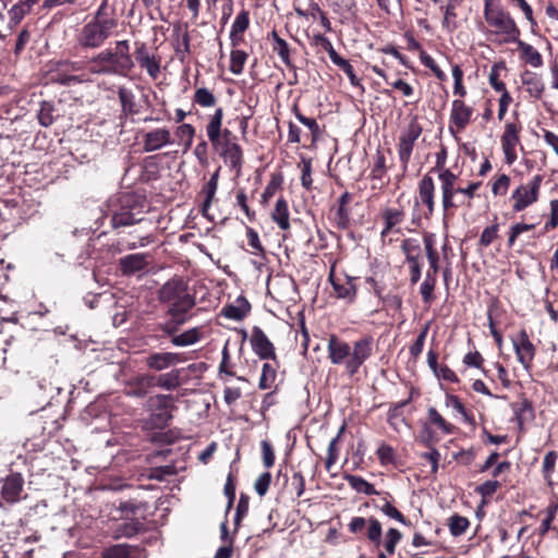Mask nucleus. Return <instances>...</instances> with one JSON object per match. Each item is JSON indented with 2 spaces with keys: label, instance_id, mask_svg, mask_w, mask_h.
<instances>
[{
  "label": "nucleus",
  "instance_id": "nucleus-36",
  "mask_svg": "<svg viewBox=\"0 0 558 558\" xmlns=\"http://www.w3.org/2000/svg\"><path fill=\"white\" fill-rule=\"evenodd\" d=\"M271 218L281 230H288L290 228L289 207L283 197H280L276 202Z\"/></svg>",
  "mask_w": 558,
  "mask_h": 558
},
{
  "label": "nucleus",
  "instance_id": "nucleus-45",
  "mask_svg": "<svg viewBox=\"0 0 558 558\" xmlns=\"http://www.w3.org/2000/svg\"><path fill=\"white\" fill-rule=\"evenodd\" d=\"M221 539L223 542L222 546H220L214 558H230L233 555V546L232 539L228 533L227 522L221 523Z\"/></svg>",
  "mask_w": 558,
  "mask_h": 558
},
{
  "label": "nucleus",
  "instance_id": "nucleus-50",
  "mask_svg": "<svg viewBox=\"0 0 558 558\" xmlns=\"http://www.w3.org/2000/svg\"><path fill=\"white\" fill-rule=\"evenodd\" d=\"M194 102L201 107H214L217 102L215 95L206 87L197 88L194 93Z\"/></svg>",
  "mask_w": 558,
  "mask_h": 558
},
{
  "label": "nucleus",
  "instance_id": "nucleus-12",
  "mask_svg": "<svg viewBox=\"0 0 558 558\" xmlns=\"http://www.w3.org/2000/svg\"><path fill=\"white\" fill-rule=\"evenodd\" d=\"M422 132L423 128L418 123L417 118H413L399 137L398 156L402 165L403 174L408 171L414 144Z\"/></svg>",
  "mask_w": 558,
  "mask_h": 558
},
{
  "label": "nucleus",
  "instance_id": "nucleus-6",
  "mask_svg": "<svg viewBox=\"0 0 558 558\" xmlns=\"http://www.w3.org/2000/svg\"><path fill=\"white\" fill-rule=\"evenodd\" d=\"M223 120V109L217 108L209 117L206 133L213 148L231 169L240 171L243 165V150L238 141H220V132Z\"/></svg>",
  "mask_w": 558,
  "mask_h": 558
},
{
  "label": "nucleus",
  "instance_id": "nucleus-35",
  "mask_svg": "<svg viewBox=\"0 0 558 558\" xmlns=\"http://www.w3.org/2000/svg\"><path fill=\"white\" fill-rule=\"evenodd\" d=\"M218 179H219V172L216 171L203 187V193L205 194V199L202 204L201 213L204 217H208V210L211 206L213 199H214L215 194L218 189Z\"/></svg>",
  "mask_w": 558,
  "mask_h": 558
},
{
  "label": "nucleus",
  "instance_id": "nucleus-53",
  "mask_svg": "<svg viewBox=\"0 0 558 558\" xmlns=\"http://www.w3.org/2000/svg\"><path fill=\"white\" fill-rule=\"evenodd\" d=\"M470 525L469 520L465 517L453 514L449 518V530L453 536H460L465 533Z\"/></svg>",
  "mask_w": 558,
  "mask_h": 558
},
{
  "label": "nucleus",
  "instance_id": "nucleus-20",
  "mask_svg": "<svg viewBox=\"0 0 558 558\" xmlns=\"http://www.w3.org/2000/svg\"><path fill=\"white\" fill-rule=\"evenodd\" d=\"M24 480L20 473H12L5 477L1 488L2 498L10 504L19 501L23 490Z\"/></svg>",
  "mask_w": 558,
  "mask_h": 558
},
{
  "label": "nucleus",
  "instance_id": "nucleus-2",
  "mask_svg": "<svg viewBox=\"0 0 558 558\" xmlns=\"http://www.w3.org/2000/svg\"><path fill=\"white\" fill-rule=\"evenodd\" d=\"M89 71L98 75H126L134 62L129 40H119L114 49H105L89 60Z\"/></svg>",
  "mask_w": 558,
  "mask_h": 558
},
{
  "label": "nucleus",
  "instance_id": "nucleus-61",
  "mask_svg": "<svg viewBox=\"0 0 558 558\" xmlns=\"http://www.w3.org/2000/svg\"><path fill=\"white\" fill-rule=\"evenodd\" d=\"M428 329H429V323H427L422 328L416 340L410 345L409 352L412 357L417 359L421 355L423 348H424V342H425L426 336L428 333Z\"/></svg>",
  "mask_w": 558,
  "mask_h": 558
},
{
  "label": "nucleus",
  "instance_id": "nucleus-29",
  "mask_svg": "<svg viewBox=\"0 0 558 558\" xmlns=\"http://www.w3.org/2000/svg\"><path fill=\"white\" fill-rule=\"evenodd\" d=\"M354 280V277L345 276L343 282L332 281V289L336 293V296L352 303L356 298V286Z\"/></svg>",
  "mask_w": 558,
  "mask_h": 558
},
{
  "label": "nucleus",
  "instance_id": "nucleus-58",
  "mask_svg": "<svg viewBox=\"0 0 558 558\" xmlns=\"http://www.w3.org/2000/svg\"><path fill=\"white\" fill-rule=\"evenodd\" d=\"M420 442L423 444L426 448L435 447V445L439 441L436 433L432 429V427L424 423L420 430Z\"/></svg>",
  "mask_w": 558,
  "mask_h": 558
},
{
  "label": "nucleus",
  "instance_id": "nucleus-42",
  "mask_svg": "<svg viewBox=\"0 0 558 558\" xmlns=\"http://www.w3.org/2000/svg\"><path fill=\"white\" fill-rule=\"evenodd\" d=\"M181 385L180 371L172 369L168 373L160 374L158 377L155 376V387H159L166 390H174Z\"/></svg>",
  "mask_w": 558,
  "mask_h": 558
},
{
  "label": "nucleus",
  "instance_id": "nucleus-21",
  "mask_svg": "<svg viewBox=\"0 0 558 558\" xmlns=\"http://www.w3.org/2000/svg\"><path fill=\"white\" fill-rule=\"evenodd\" d=\"M155 387V376L141 374L128 384L126 396L133 398H144L149 390Z\"/></svg>",
  "mask_w": 558,
  "mask_h": 558
},
{
  "label": "nucleus",
  "instance_id": "nucleus-34",
  "mask_svg": "<svg viewBox=\"0 0 558 558\" xmlns=\"http://www.w3.org/2000/svg\"><path fill=\"white\" fill-rule=\"evenodd\" d=\"M352 194L349 192H344L338 198V207L336 210V222L340 229H347L350 225V213L347 208V205L351 202Z\"/></svg>",
  "mask_w": 558,
  "mask_h": 558
},
{
  "label": "nucleus",
  "instance_id": "nucleus-9",
  "mask_svg": "<svg viewBox=\"0 0 558 558\" xmlns=\"http://www.w3.org/2000/svg\"><path fill=\"white\" fill-rule=\"evenodd\" d=\"M117 21H97L90 19L80 29L76 41L84 49H98L111 36Z\"/></svg>",
  "mask_w": 558,
  "mask_h": 558
},
{
  "label": "nucleus",
  "instance_id": "nucleus-3",
  "mask_svg": "<svg viewBox=\"0 0 558 558\" xmlns=\"http://www.w3.org/2000/svg\"><path fill=\"white\" fill-rule=\"evenodd\" d=\"M348 529L355 535L366 537L377 549L384 547L385 551H379L377 558H386L387 555H393L396 545L402 536L399 530L391 527L387 531L385 539L383 541L381 524L374 517L368 519L354 517L351 519Z\"/></svg>",
  "mask_w": 558,
  "mask_h": 558
},
{
  "label": "nucleus",
  "instance_id": "nucleus-60",
  "mask_svg": "<svg viewBox=\"0 0 558 558\" xmlns=\"http://www.w3.org/2000/svg\"><path fill=\"white\" fill-rule=\"evenodd\" d=\"M335 65H337L340 70H342L345 75L348 76V78L350 80V83L353 85V86H362L361 85V80L355 75L354 73V70H353V66L351 65V63L349 62V60L340 57L338 58L335 62H333Z\"/></svg>",
  "mask_w": 558,
  "mask_h": 558
},
{
  "label": "nucleus",
  "instance_id": "nucleus-18",
  "mask_svg": "<svg viewBox=\"0 0 558 558\" xmlns=\"http://www.w3.org/2000/svg\"><path fill=\"white\" fill-rule=\"evenodd\" d=\"M172 144V135L169 129L158 128L147 132L143 138V150L153 153Z\"/></svg>",
  "mask_w": 558,
  "mask_h": 558
},
{
  "label": "nucleus",
  "instance_id": "nucleus-22",
  "mask_svg": "<svg viewBox=\"0 0 558 558\" xmlns=\"http://www.w3.org/2000/svg\"><path fill=\"white\" fill-rule=\"evenodd\" d=\"M521 82L522 85L525 87L526 93L535 98L541 99L544 90H545V84L542 78V76L535 72L525 70L521 74Z\"/></svg>",
  "mask_w": 558,
  "mask_h": 558
},
{
  "label": "nucleus",
  "instance_id": "nucleus-23",
  "mask_svg": "<svg viewBox=\"0 0 558 558\" xmlns=\"http://www.w3.org/2000/svg\"><path fill=\"white\" fill-rule=\"evenodd\" d=\"M119 266L123 275H133L142 271L148 266L147 255L143 253L126 255L120 258Z\"/></svg>",
  "mask_w": 558,
  "mask_h": 558
},
{
  "label": "nucleus",
  "instance_id": "nucleus-7",
  "mask_svg": "<svg viewBox=\"0 0 558 558\" xmlns=\"http://www.w3.org/2000/svg\"><path fill=\"white\" fill-rule=\"evenodd\" d=\"M175 398L172 395H154L150 396L144 404L149 412L147 424L153 428L163 429L173 418L172 412L177 410Z\"/></svg>",
  "mask_w": 558,
  "mask_h": 558
},
{
  "label": "nucleus",
  "instance_id": "nucleus-49",
  "mask_svg": "<svg viewBox=\"0 0 558 558\" xmlns=\"http://www.w3.org/2000/svg\"><path fill=\"white\" fill-rule=\"evenodd\" d=\"M293 110L296 119L310 130L312 134V143H315L320 135V128L317 121L313 118H307L304 114H302L296 106H294Z\"/></svg>",
  "mask_w": 558,
  "mask_h": 558
},
{
  "label": "nucleus",
  "instance_id": "nucleus-26",
  "mask_svg": "<svg viewBox=\"0 0 558 558\" xmlns=\"http://www.w3.org/2000/svg\"><path fill=\"white\" fill-rule=\"evenodd\" d=\"M405 217V211L403 208H392L387 207L381 213V218L384 221V229L381 231V236L385 238L397 226L402 223Z\"/></svg>",
  "mask_w": 558,
  "mask_h": 558
},
{
  "label": "nucleus",
  "instance_id": "nucleus-13",
  "mask_svg": "<svg viewBox=\"0 0 558 558\" xmlns=\"http://www.w3.org/2000/svg\"><path fill=\"white\" fill-rule=\"evenodd\" d=\"M542 182L543 177L536 174L527 184H521L513 191V211L520 213L538 201Z\"/></svg>",
  "mask_w": 558,
  "mask_h": 558
},
{
  "label": "nucleus",
  "instance_id": "nucleus-14",
  "mask_svg": "<svg viewBox=\"0 0 558 558\" xmlns=\"http://www.w3.org/2000/svg\"><path fill=\"white\" fill-rule=\"evenodd\" d=\"M511 342L518 362L524 369L530 371L535 357L536 348L530 340L526 329H521L515 338H511Z\"/></svg>",
  "mask_w": 558,
  "mask_h": 558
},
{
  "label": "nucleus",
  "instance_id": "nucleus-19",
  "mask_svg": "<svg viewBox=\"0 0 558 558\" xmlns=\"http://www.w3.org/2000/svg\"><path fill=\"white\" fill-rule=\"evenodd\" d=\"M182 361L177 352H155L146 356L145 364L149 369L161 372Z\"/></svg>",
  "mask_w": 558,
  "mask_h": 558
},
{
  "label": "nucleus",
  "instance_id": "nucleus-28",
  "mask_svg": "<svg viewBox=\"0 0 558 558\" xmlns=\"http://www.w3.org/2000/svg\"><path fill=\"white\" fill-rule=\"evenodd\" d=\"M251 311V304L244 296H239L235 304L222 307L221 315L228 319L242 320Z\"/></svg>",
  "mask_w": 558,
  "mask_h": 558
},
{
  "label": "nucleus",
  "instance_id": "nucleus-52",
  "mask_svg": "<svg viewBox=\"0 0 558 558\" xmlns=\"http://www.w3.org/2000/svg\"><path fill=\"white\" fill-rule=\"evenodd\" d=\"M437 279L430 275H425V279L420 287V293L425 304H430L434 299V290Z\"/></svg>",
  "mask_w": 558,
  "mask_h": 558
},
{
  "label": "nucleus",
  "instance_id": "nucleus-47",
  "mask_svg": "<svg viewBox=\"0 0 558 558\" xmlns=\"http://www.w3.org/2000/svg\"><path fill=\"white\" fill-rule=\"evenodd\" d=\"M427 413L429 422L441 429L444 434L450 435L453 433L454 426L448 423L435 408L430 407Z\"/></svg>",
  "mask_w": 558,
  "mask_h": 558
},
{
  "label": "nucleus",
  "instance_id": "nucleus-39",
  "mask_svg": "<svg viewBox=\"0 0 558 558\" xmlns=\"http://www.w3.org/2000/svg\"><path fill=\"white\" fill-rule=\"evenodd\" d=\"M349 486L356 493L365 494L367 496L378 495L374 485L359 475L348 474L344 476Z\"/></svg>",
  "mask_w": 558,
  "mask_h": 558
},
{
  "label": "nucleus",
  "instance_id": "nucleus-24",
  "mask_svg": "<svg viewBox=\"0 0 558 558\" xmlns=\"http://www.w3.org/2000/svg\"><path fill=\"white\" fill-rule=\"evenodd\" d=\"M148 508L149 507L146 501H138L135 499L121 501L118 506L121 517L125 520L135 519L134 517L145 519Z\"/></svg>",
  "mask_w": 558,
  "mask_h": 558
},
{
  "label": "nucleus",
  "instance_id": "nucleus-32",
  "mask_svg": "<svg viewBox=\"0 0 558 558\" xmlns=\"http://www.w3.org/2000/svg\"><path fill=\"white\" fill-rule=\"evenodd\" d=\"M269 37L272 40V51L279 56L281 61L288 68L295 69V66L290 58L291 50H290L288 43L283 38H281L278 35L277 31H275V29L269 34Z\"/></svg>",
  "mask_w": 558,
  "mask_h": 558
},
{
  "label": "nucleus",
  "instance_id": "nucleus-43",
  "mask_svg": "<svg viewBox=\"0 0 558 558\" xmlns=\"http://www.w3.org/2000/svg\"><path fill=\"white\" fill-rule=\"evenodd\" d=\"M518 48L526 63L533 68H541L543 65L542 54L532 45L519 41Z\"/></svg>",
  "mask_w": 558,
  "mask_h": 558
},
{
  "label": "nucleus",
  "instance_id": "nucleus-27",
  "mask_svg": "<svg viewBox=\"0 0 558 558\" xmlns=\"http://www.w3.org/2000/svg\"><path fill=\"white\" fill-rule=\"evenodd\" d=\"M170 318L165 323H159L156 325L155 330L161 331L163 336L174 337L179 330V328L187 323L191 318V315L184 314H166Z\"/></svg>",
  "mask_w": 558,
  "mask_h": 558
},
{
  "label": "nucleus",
  "instance_id": "nucleus-11",
  "mask_svg": "<svg viewBox=\"0 0 558 558\" xmlns=\"http://www.w3.org/2000/svg\"><path fill=\"white\" fill-rule=\"evenodd\" d=\"M444 184L440 185L441 192V206L444 211V217L452 214V210L458 207L454 203V196L457 194H463L468 196L470 199L474 197L475 192L481 186V182H471L465 187L457 186L458 177L454 173H445Z\"/></svg>",
  "mask_w": 558,
  "mask_h": 558
},
{
  "label": "nucleus",
  "instance_id": "nucleus-44",
  "mask_svg": "<svg viewBox=\"0 0 558 558\" xmlns=\"http://www.w3.org/2000/svg\"><path fill=\"white\" fill-rule=\"evenodd\" d=\"M196 130L190 123H182L175 130V135L184 146V151L189 150L193 144Z\"/></svg>",
  "mask_w": 558,
  "mask_h": 558
},
{
  "label": "nucleus",
  "instance_id": "nucleus-1",
  "mask_svg": "<svg viewBox=\"0 0 558 558\" xmlns=\"http://www.w3.org/2000/svg\"><path fill=\"white\" fill-rule=\"evenodd\" d=\"M328 357L333 365H344L348 376L353 377L360 367L373 355L374 340L372 336H363L352 347L336 335L328 338Z\"/></svg>",
  "mask_w": 558,
  "mask_h": 558
},
{
  "label": "nucleus",
  "instance_id": "nucleus-57",
  "mask_svg": "<svg viewBox=\"0 0 558 558\" xmlns=\"http://www.w3.org/2000/svg\"><path fill=\"white\" fill-rule=\"evenodd\" d=\"M376 456L381 465L393 464L396 461L395 449L385 442L380 444L376 450Z\"/></svg>",
  "mask_w": 558,
  "mask_h": 558
},
{
  "label": "nucleus",
  "instance_id": "nucleus-15",
  "mask_svg": "<svg viewBox=\"0 0 558 558\" xmlns=\"http://www.w3.org/2000/svg\"><path fill=\"white\" fill-rule=\"evenodd\" d=\"M253 352L260 360H271L277 364V354L274 343L268 339L263 329L258 326L252 328L250 338Z\"/></svg>",
  "mask_w": 558,
  "mask_h": 558
},
{
  "label": "nucleus",
  "instance_id": "nucleus-64",
  "mask_svg": "<svg viewBox=\"0 0 558 558\" xmlns=\"http://www.w3.org/2000/svg\"><path fill=\"white\" fill-rule=\"evenodd\" d=\"M250 26V13L246 10H242L235 16V20L231 26L232 35L235 33H244Z\"/></svg>",
  "mask_w": 558,
  "mask_h": 558
},
{
  "label": "nucleus",
  "instance_id": "nucleus-41",
  "mask_svg": "<svg viewBox=\"0 0 558 558\" xmlns=\"http://www.w3.org/2000/svg\"><path fill=\"white\" fill-rule=\"evenodd\" d=\"M279 367V362L277 364L274 363H264L262 367V374L258 381V388L262 390L270 389L277 378V369Z\"/></svg>",
  "mask_w": 558,
  "mask_h": 558
},
{
  "label": "nucleus",
  "instance_id": "nucleus-40",
  "mask_svg": "<svg viewBox=\"0 0 558 558\" xmlns=\"http://www.w3.org/2000/svg\"><path fill=\"white\" fill-rule=\"evenodd\" d=\"M144 529L143 522L140 518L125 520L119 523L114 531L116 537H132Z\"/></svg>",
  "mask_w": 558,
  "mask_h": 558
},
{
  "label": "nucleus",
  "instance_id": "nucleus-30",
  "mask_svg": "<svg viewBox=\"0 0 558 558\" xmlns=\"http://www.w3.org/2000/svg\"><path fill=\"white\" fill-rule=\"evenodd\" d=\"M118 97L121 105V112L123 116H135L138 113V108L135 100V95L132 89L124 86L118 88Z\"/></svg>",
  "mask_w": 558,
  "mask_h": 558
},
{
  "label": "nucleus",
  "instance_id": "nucleus-63",
  "mask_svg": "<svg viewBox=\"0 0 558 558\" xmlns=\"http://www.w3.org/2000/svg\"><path fill=\"white\" fill-rule=\"evenodd\" d=\"M420 59H421V62L426 66L434 74L435 76L439 80V81H446L447 80V75L445 74V72L437 65V63L435 62V60L433 59L432 56L427 54L426 52H422L421 56H420Z\"/></svg>",
  "mask_w": 558,
  "mask_h": 558
},
{
  "label": "nucleus",
  "instance_id": "nucleus-51",
  "mask_svg": "<svg viewBox=\"0 0 558 558\" xmlns=\"http://www.w3.org/2000/svg\"><path fill=\"white\" fill-rule=\"evenodd\" d=\"M247 60V53L243 50L234 49L230 56V71L240 75L243 72L244 64Z\"/></svg>",
  "mask_w": 558,
  "mask_h": 558
},
{
  "label": "nucleus",
  "instance_id": "nucleus-33",
  "mask_svg": "<svg viewBox=\"0 0 558 558\" xmlns=\"http://www.w3.org/2000/svg\"><path fill=\"white\" fill-rule=\"evenodd\" d=\"M141 555L138 547L123 543L108 548L101 558H140Z\"/></svg>",
  "mask_w": 558,
  "mask_h": 558
},
{
  "label": "nucleus",
  "instance_id": "nucleus-38",
  "mask_svg": "<svg viewBox=\"0 0 558 558\" xmlns=\"http://www.w3.org/2000/svg\"><path fill=\"white\" fill-rule=\"evenodd\" d=\"M56 106L52 101L43 100L39 102V109L37 111L38 123L43 128H49L56 121Z\"/></svg>",
  "mask_w": 558,
  "mask_h": 558
},
{
  "label": "nucleus",
  "instance_id": "nucleus-59",
  "mask_svg": "<svg viewBox=\"0 0 558 558\" xmlns=\"http://www.w3.org/2000/svg\"><path fill=\"white\" fill-rule=\"evenodd\" d=\"M177 473V468L173 464L161 465L150 469L149 478L161 482Z\"/></svg>",
  "mask_w": 558,
  "mask_h": 558
},
{
  "label": "nucleus",
  "instance_id": "nucleus-62",
  "mask_svg": "<svg viewBox=\"0 0 558 558\" xmlns=\"http://www.w3.org/2000/svg\"><path fill=\"white\" fill-rule=\"evenodd\" d=\"M28 12L29 9L26 4L23 1H19L9 11L10 24L12 26L17 25Z\"/></svg>",
  "mask_w": 558,
  "mask_h": 558
},
{
  "label": "nucleus",
  "instance_id": "nucleus-56",
  "mask_svg": "<svg viewBox=\"0 0 558 558\" xmlns=\"http://www.w3.org/2000/svg\"><path fill=\"white\" fill-rule=\"evenodd\" d=\"M457 7L458 4H447L444 8L442 27L446 28L449 33L458 27L456 13Z\"/></svg>",
  "mask_w": 558,
  "mask_h": 558
},
{
  "label": "nucleus",
  "instance_id": "nucleus-4",
  "mask_svg": "<svg viewBox=\"0 0 558 558\" xmlns=\"http://www.w3.org/2000/svg\"><path fill=\"white\" fill-rule=\"evenodd\" d=\"M447 156V148L441 145L440 150L436 154L435 166L422 177L417 184V196L414 205L424 208L422 216L426 220L432 218L436 207V185L432 173H437L440 185L444 184L445 173H453L449 168H446Z\"/></svg>",
  "mask_w": 558,
  "mask_h": 558
},
{
  "label": "nucleus",
  "instance_id": "nucleus-54",
  "mask_svg": "<svg viewBox=\"0 0 558 558\" xmlns=\"http://www.w3.org/2000/svg\"><path fill=\"white\" fill-rule=\"evenodd\" d=\"M409 403V400H404L396 403L388 412L387 421L395 428H398V424L405 423L404 417L402 416V409Z\"/></svg>",
  "mask_w": 558,
  "mask_h": 558
},
{
  "label": "nucleus",
  "instance_id": "nucleus-25",
  "mask_svg": "<svg viewBox=\"0 0 558 558\" xmlns=\"http://www.w3.org/2000/svg\"><path fill=\"white\" fill-rule=\"evenodd\" d=\"M511 408L520 430L524 429L526 422H531L535 417L533 403L527 398H522L521 401L512 403Z\"/></svg>",
  "mask_w": 558,
  "mask_h": 558
},
{
  "label": "nucleus",
  "instance_id": "nucleus-8",
  "mask_svg": "<svg viewBox=\"0 0 558 558\" xmlns=\"http://www.w3.org/2000/svg\"><path fill=\"white\" fill-rule=\"evenodd\" d=\"M119 208L111 209V226L113 229L128 227L143 220L144 201L131 193H124L118 198Z\"/></svg>",
  "mask_w": 558,
  "mask_h": 558
},
{
  "label": "nucleus",
  "instance_id": "nucleus-5",
  "mask_svg": "<svg viewBox=\"0 0 558 558\" xmlns=\"http://www.w3.org/2000/svg\"><path fill=\"white\" fill-rule=\"evenodd\" d=\"M157 300L166 305V314L190 315L196 305V298L189 292V283L181 276H173L157 290Z\"/></svg>",
  "mask_w": 558,
  "mask_h": 558
},
{
  "label": "nucleus",
  "instance_id": "nucleus-48",
  "mask_svg": "<svg viewBox=\"0 0 558 558\" xmlns=\"http://www.w3.org/2000/svg\"><path fill=\"white\" fill-rule=\"evenodd\" d=\"M160 57L156 54L147 56L138 64L142 69H145L151 80H156L160 73Z\"/></svg>",
  "mask_w": 558,
  "mask_h": 558
},
{
  "label": "nucleus",
  "instance_id": "nucleus-55",
  "mask_svg": "<svg viewBox=\"0 0 558 558\" xmlns=\"http://www.w3.org/2000/svg\"><path fill=\"white\" fill-rule=\"evenodd\" d=\"M535 226H536L535 223H523V222H518V223L512 225L509 229L507 245L509 247H512L514 245L517 239L523 232L533 230L535 228Z\"/></svg>",
  "mask_w": 558,
  "mask_h": 558
},
{
  "label": "nucleus",
  "instance_id": "nucleus-16",
  "mask_svg": "<svg viewBox=\"0 0 558 558\" xmlns=\"http://www.w3.org/2000/svg\"><path fill=\"white\" fill-rule=\"evenodd\" d=\"M473 109L461 99H454L451 104L449 131L451 134L462 132L471 122Z\"/></svg>",
  "mask_w": 558,
  "mask_h": 558
},
{
  "label": "nucleus",
  "instance_id": "nucleus-17",
  "mask_svg": "<svg viewBox=\"0 0 558 558\" xmlns=\"http://www.w3.org/2000/svg\"><path fill=\"white\" fill-rule=\"evenodd\" d=\"M520 128L514 123H507L505 132L501 136V147L505 154V161L511 166L517 160L515 146L520 142L519 137Z\"/></svg>",
  "mask_w": 558,
  "mask_h": 558
},
{
  "label": "nucleus",
  "instance_id": "nucleus-46",
  "mask_svg": "<svg viewBox=\"0 0 558 558\" xmlns=\"http://www.w3.org/2000/svg\"><path fill=\"white\" fill-rule=\"evenodd\" d=\"M344 425H342L337 434L336 437H333L329 445H328V449H327V458H326V462H325V466H326V470L327 471H330L331 466L337 462L338 460V456H339V451H338V448H337V444L342 435V433L344 432Z\"/></svg>",
  "mask_w": 558,
  "mask_h": 558
},
{
  "label": "nucleus",
  "instance_id": "nucleus-10",
  "mask_svg": "<svg viewBox=\"0 0 558 558\" xmlns=\"http://www.w3.org/2000/svg\"><path fill=\"white\" fill-rule=\"evenodd\" d=\"M484 17L487 24L493 27L496 34L505 35L509 40L515 41L520 36L514 20L509 12L505 11L499 5H494L492 1L486 0L484 5Z\"/></svg>",
  "mask_w": 558,
  "mask_h": 558
},
{
  "label": "nucleus",
  "instance_id": "nucleus-37",
  "mask_svg": "<svg viewBox=\"0 0 558 558\" xmlns=\"http://www.w3.org/2000/svg\"><path fill=\"white\" fill-rule=\"evenodd\" d=\"M401 250L405 255V262L409 267H413L414 265L421 266V246L415 240H403L401 243Z\"/></svg>",
  "mask_w": 558,
  "mask_h": 558
},
{
  "label": "nucleus",
  "instance_id": "nucleus-31",
  "mask_svg": "<svg viewBox=\"0 0 558 558\" xmlns=\"http://www.w3.org/2000/svg\"><path fill=\"white\" fill-rule=\"evenodd\" d=\"M203 338V328L193 327L184 330L181 333H177L170 339V342L174 347H189L197 343Z\"/></svg>",
  "mask_w": 558,
  "mask_h": 558
}]
</instances>
